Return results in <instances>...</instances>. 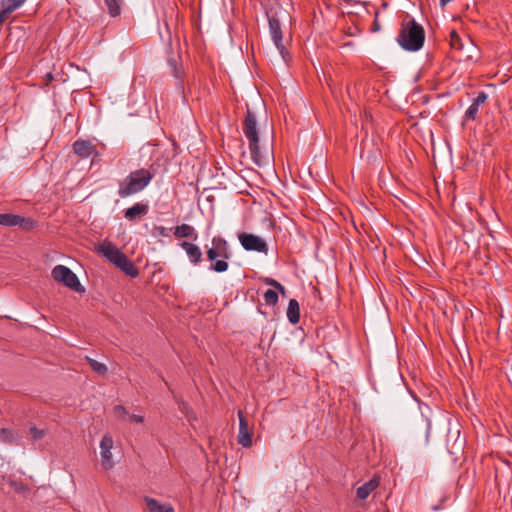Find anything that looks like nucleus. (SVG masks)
<instances>
[{
	"mask_svg": "<svg viewBox=\"0 0 512 512\" xmlns=\"http://www.w3.org/2000/svg\"><path fill=\"white\" fill-rule=\"evenodd\" d=\"M243 133L249 141V150L253 162L262 166L268 164V153H262L259 148V137L255 115L248 109L243 123Z\"/></svg>",
	"mask_w": 512,
	"mask_h": 512,
	"instance_id": "obj_1",
	"label": "nucleus"
},
{
	"mask_svg": "<svg viewBox=\"0 0 512 512\" xmlns=\"http://www.w3.org/2000/svg\"><path fill=\"white\" fill-rule=\"evenodd\" d=\"M154 174L145 168L130 172L119 184L118 195L126 198L143 191L153 179Z\"/></svg>",
	"mask_w": 512,
	"mask_h": 512,
	"instance_id": "obj_2",
	"label": "nucleus"
},
{
	"mask_svg": "<svg viewBox=\"0 0 512 512\" xmlns=\"http://www.w3.org/2000/svg\"><path fill=\"white\" fill-rule=\"evenodd\" d=\"M424 40V29L414 19L402 24L397 42L403 49L407 51H418L423 47Z\"/></svg>",
	"mask_w": 512,
	"mask_h": 512,
	"instance_id": "obj_3",
	"label": "nucleus"
},
{
	"mask_svg": "<svg viewBox=\"0 0 512 512\" xmlns=\"http://www.w3.org/2000/svg\"><path fill=\"white\" fill-rule=\"evenodd\" d=\"M207 259L211 261L210 269L217 273H222L228 270L229 264L227 260L230 258L229 245L227 241L220 237L215 236L212 239V247L206 252Z\"/></svg>",
	"mask_w": 512,
	"mask_h": 512,
	"instance_id": "obj_4",
	"label": "nucleus"
},
{
	"mask_svg": "<svg viewBox=\"0 0 512 512\" xmlns=\"http://www.w3.org/2000/svg\"><path fill=\"white\" fill-rule=\"evenodd\" d=\"M99 252L126 275L132 278L138 276L139 271L133 262L111 242L102 244Z\"/></svg>",
	"mask_w": 512,
	"mask_h": 512,
	"instance_id": "obj_5",
	"label": "nucleus"
},
{
	"mask_svg": "<svg viewBox=\"0 0 512 512\" xmlns=\"http://www.w3.org/2000/svg\"><path fill=\"white\" fill-rule=\"evenodd\" d=\"M52 277L59 283L73 289L76 292L83 293L84 287L81 285L77 275L68 267L64 265H56L52 269Z\"/></svg>",
	"mask_w": 512,
	"mask_h": 512,
	"instance_id": "obj_6",
	"label": "nucleus"
},
{
	"mask_svg": "<svg viewBox=\"0 0 512 512\" xmlns=\"http://www.w3.org/2000/svg\"><path fill=\"white\" fill-rule=\"evenodd\" d=\"M450 45L452 49L461 53L460 57L464 60H473L477 57V48L471 39L461 38L455 30L450 32Z\"/></svg>",
	"mask_w": 512,
	"mask_h": 512,
	"instance_id": "obj_7",
	"label": "nucleus"
},
{
	"mask_svg": "<svg viewBox=\"0 0 512 512\" xmlns=\"http://www.w3.org/2000/svg\"><path fill=\"white\" fill-rule=\"evenodd\" d=\"M238 239L242 247L247 251H256L265 254L268 252L267 243L264 239L257 235L241 233L239 234Z\"/></svg>",
	"mask_w": 512,
	"mask_h": 512,
	"instance_id": "obj_8",
	"label": "nucleus"
},
{
	"mask_svg": "<svg viewBox=\"0 0 512 512\" xmlns=\"http://www.w3.org/2000/svg\"><path fill=\"white\" fill-rule=\"evenodd\" d=\"M0 225L6 227L19 226L25 231H30L36 226V222L31 218H25L16 214H0Z\"/></svg>",
	"mask_w": 512,
	"mask_h": 512,
	"instance_id": "obj_9",
	"label": "nucleus"
},
{
	"mask_svg": "<svg viewBox=\"0 0 512 512\" xmlns=\"http://www.w3.org/2000/svg\"><path fill=\"white\" fill-rule=\"evenodd\" d=\"M114 441L112 436L104 435L100 441V456H101V466L105 470H110L114 466V462L112 460L111 450L113 448Z\"/></svg>",
	"mask_w": 512,
	"mask_h": 512,
	"instance_id": "obj_10",
	"label": "nucleus"
},
{
	"mask_svg": "<svg viewBox=\"0 0 512 512\" xmlns=\"http://www.w3.org/2000/svg\"><path fill=\"white\" fill-rule=\"evenodd\" d=\"M268 23H269V32H270L272 41L274 42V44H275L277 50L279 51L280 55L282 56L283 60H286L285 55L287 53V50L282 43L283 35H282L280 22L275 17H269Z\"/></svg>",
	"mask_w": 512,
	"mask_h": 512,
	"instance_id": "obj_11",
	"label": "nucleus"
},
{
	"mask_svg": "<svg viewBox=\"0 0 512 512\" xmlns=\"http://www.w3.org/2000/svg\"><path fill=\"white\" fill-rule=\"evenodd\" d=\"M239 417V433H238V444L244 448L252 446V433L249 430L248 422L245 419L242 411H238Z\"/></svg>",
	"mask_w": 512,
	"mask_h": 512,
	"instance_id": "obj_12",
	"label": "nucleus"
},
{
	"mask_svg": "<svg viewBox=\"0 0 512 512\" xmlns=\"http://www.w3.org/2000/svg\"><path fill=\"white\" fill-rule=\"evenodd\" d=\"M74 153L82 159L91 156H97L98 152L95 146L88 140H77L73 143Z\"/></svg>",
	"mask_w": 512,
	"mask_h": 512,
	"instance_id": "obj_13",
	"label": "nucleus"
},
{
	"mask_svg": "<svg viewBox=\"0 0 512 512\" xmlns=\"http://www.w3.org/2000/svg\"><path fill=\"white\" fill-rule=\"evenodd\" d=\"M26 0H1L0 23L4 22L11 13L21 7Z\"/></svg>",
	"mask_w": 512,
	"mask_h": 512,
	"instance_id": "obj_14",
	"label": "nucleus"
},
{
	"mask_svg": "<svg viewBox=\"0 0 512 512\" xmlns=\"http://www.w3.org/2000/svg\"><path fill=\"white\" fill-rule=\"evenodd\" d=\"M180 246L186 252L193 265H197L201 261L202 252L199 246L188 241H183Z\"/></svg>",
	"mask_w": 512,
	"mask_h": 512,
	"instance_id": "obj_15",
	"label": "nucleus"
},
{
	"mask_svg": "<svg viewBox=\"0 0 512 512\" xmlns=\"http://www.w3.org/2000/svg\"><path fill=\"white\" fill-rule=\"evenodd\" d=\"M148 213V205L144 203H136L132 207L124 211V216L129 221H134Z\"/></svg>",
	"mask_w": 512,
	"mask_h": 512,
	"instance_id": "obj_16",
	"label": "nucleus"
},
{
	"mask_svg": "<svg viewBox=\"0 0 512 512\" xmlns=\"http://www.w3.org/2000/svg\"><path fill=\"white\" fill-rule=\"evenodd\" d=\"M487 95L485 92H480L477 97L473 100L472 104L468 107L465 117L466 119L474 120L477 116L479 107L485 103Z\"/></svg>",
	"mask_w": 512,
	"mask_h": 512,
	"instance_id": "obj_17",
	"label": "nucleus"
},
{
	"mask_svg": "<svg viewBox=\"0 0 512 512\" xmlns=\"http://www.w3.org/2000/svg\"><path fill=\"white\" fill-rule=\"evenodd\" d=\"M174 236L177 239L182 238H191L193 240H197L198 235L193 226L189 224H181L175 227Z\"/></svg>",
	"mask_w": 512,
	"mask_h": 512,
	"instance_id": "obj_18",
	"label": "nucleus"
},
{
	"mask_svg": "<svg viewBox=\"0 0 512 512\" xmlns=\"http://www.w3.org/2000/svg\"><path fill=\"white\" fill-rule=\"evenodd\" d=\"M379 485V480L376 478H372L368 482L364 483L362 486L357 489V497L361 500H365L371 492H373Z\"/></svg>",
	"mask_w": 512,
	"mask_h": 512,
	"instance_id": "obj_19",
	"label": "nucleus"
},
{
	"mask_svg": "<svg viewBox=\"0 0 512 512\" xmlns=\"http://www.w3.org/2000/svg\"><path fill=\"white\" fill-rule=\"evenodd\" d=\"M287 318L291 324H297L300 320V308L296 299H290L288 303Z\"/></svg>",
	"mask_w": 512,
	"mask_h": 512,
	"instance_id": "obj_20",
	"label": "nucleus"
},
{
	"mask_svg": "<svg viewBox=\"0 0 512 512\" xmlns=\"http://www.w3.org/2000/svg\"><path fill=\"white\" fill-rule=\"evenodd\" d=\"M144 500L149 512H175L171 505H162L154 498L145 497Z\"/></svg>",
	"mask_w": 512,
	"mask_h": 512,
	"instance_id": "obj_21",
	"label": "nucleus"
},
{
	"mask_svg": "<svg viewBox=\"0 0 512 512\" xmlns=\"http://www.w3.org/2000/svg\"><path fill=\"white\" fill-rule=\"evenodd\" d=\"M111 17H116L121 13V0H104Z\"/></svg>",
	"mask_w": 512,
	"mask_h": 512,
	"instance_id": "obj_22",
	"label": "nucleus"
},
{
	"mask_svg": "<svg viewBox=\"0 0 512 512\" xmlns=\"http://www.w3.org/2000/svg\"><path fill=\"white\" fill-rule=\"evenodd\" d=\"M0 440L4 443L13 444L15 442V433L11 429H0Z\"/></svg>",
	"mask_w": 512,
	"mask_h": 512,
	"instance_id": "obj_23",
	"label": "nucleus"
},
{
	"mask_svg": "<svg viewBox=\"0 0 512 512\" xmlns=\"http://www.w3.org/2000/svg\"><path fill=\"white\" fill-rule=\"evenodd\" d=\"M278 292L277 290L268 289L264 293V300L267 305L274 306L278 302Z\"/></svg>",
	"mask_w": 512,
	"mask_h": 512,
	"instance_id": "obj_24",
	"label": "nucleus"
},
{
	"mask_svg": "<svg viewBox=\"0 0 512 512\" xmlns=\"http://www.w3.org/2000/svg\"><path fill=\"white\" fill-rule=\"evenodd\" d=\"M262 281L266 284V285H269V286H272L274 287L277 291H279L282 295H285L286 293V289L285 287L280 283L278 282L277 280L273 279V278H269V277H264L262 279Z\"/></svg>",
	"mask_w": 512,
	"mask_h": 512,
	"instance_id": "obj_25",
	"label": "nucleus"
},
{
	"mask_svg": "<svg viewBox=\"0 0 512 512\" xmlns=\"http://www.w3.org/2000/svg\"><path fill=\"white\" fill-rule=\"evenodd\" d=\"M91 368L98 374H105L106 371H107V367L105 366V364L101 363V362H98L92 358H87Z\"/></svg>",
	"mask_w": 512,
	"mask_h": 512,
	"instance_id": "obj_26",
	"label": "nucleus"
},
{
	"mask_svg": "<svg viewBox=\"0 0 512 512\" xmlns=\"http://www.w3.org/2000/svg\"><path fill=\"white\" fill-rule=\"evenodd\" d=\"M29 433L34 441H38L46 435L45 430L38 429L37 427H31Z\"/></svg>",
	"mask_w": 512,
	"mask_h": 512,
	"instance_id": "obj_27",
	"label": "nucleus"
},
{
	"mask_svg": "<svg viewBox=\"0 0 512 512\" xmlns=\"http://www.w3.org/2000/svg\"><path fill=\"white\" fill-rule=\"evenodd\" d=\"M113 412H114V415L115 417H117L118 419H125L128 415V411L126 410V408L122 405H117L114 407L113 409Z\"/></svg>",
	"mask_w": 512,
	"mask_h": 512,
	"instance_id": "obj_28",
	"label": "nucleus"
},
{
	"mask_svg": "<svg viewBox=\"0 0 512 512\" xmlns=\"http://www.w3.org/2000/svg\"><path fill=\"white\" fill-rule=\"evenodd\" d=\"M154 230L156 232V235H158V236H162V237L168 236L167 229L163 226H155Z\"/></svg>",
	"mask_w": 512,
	"mask_h": 512,
	"instance_id": "obj_29",
	"label": "nucleus"
},
{
	"mask_svg": "<svg viewBox=\"0 0 512 512\" xmlns=\"http://www.w3.org/2000/svg\"><path fill=\"white\" fill-rule=\"evenodd\" d=\"M128 417L131 422L142 423L144 421V417L141 415L132 414L129 415Z\"/></svg>",
	"mask_w": 512,
	"mask_h": 512,
	"instance_id": "obj_30",
	"label": "nucleus"
},
{
	"mask_svg": "<svg viewBox=\"0 0 512 512\" xmlns=\"http://www.w3.org/2000/svg\"><path fill=\"white\" fill-rule=\"evenodd\" d=\"M372 32H377L380 30V25L377 20L374 21L373 27L371 28Z\"/></svg>",
	"mask_w": 512,
	"mask_h": 512,
	"instance_id": "obj_31",
	"label": "nucleus"
},
{
	"mask_svg": "<svg viewBox=\"0 0 512 512\" xmlns=\"http://www.w3.org/2000/svg\"><path fill=\"white\" fill-rule=\"evenodd\" d=\"M169 64H170V65H171V67L173 68L174 76H175V77H179V72H178V70H177L176 65H175L172 61H169Z\"/></svg>",
	"mask_w": 512,
	"mask_h": 512,
	"instance_id": "obj_32",
	"label": "nucleus"
},
{
	"mask_svg": "<svg viewBox=\"0 0 512 512\" xmlns=\"http://www.w3.org/2000/svg\"><path fill=\"white\" fill-rule=\"evenodd\" d=\"M451 1L452 0H440V4H441V6H445L446 4H448Z\"/></svg>",
	"mask_w": 512,
	"mask_h": 512,
	"instance_id": "obj_33",
	"label": "nucleus"
},
{
	"mask_svg": "<svg viewBox=\"0 0 512 512\" xmlns=\"http://www.w3.org/2000/svg\"><path fill=\"white\" fill-rule=\"evenodd\" d=\"M48 79H52V75L50 73L47 74Z\"/></svg>",
	"mask_w": 512,
	"mask_h": 512,
	"instance_id": "obj_34",
	"label": "nucleus"
}]
</instances>
